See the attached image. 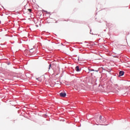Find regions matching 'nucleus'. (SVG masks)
Listing matches in <instances>:
<instances>
[{"label":"nucleus","instance_id":"nucleus-16","mask_svg":"<svg viewBox=\"0 0 130 130\" xmlns=\"http://www.w3.org/2000/svg\"><path fill=\"white\" fill-rule=\"evenodd\" d=\"M80 44H83V43H80Z\"/></svg>","mask_w":130,"mask_h":130},{"label":"nucleus","instance_id":"nucleus-10","mask_svg":"<svg viewBox=\"0 0 130 130\" xmlns=\"http://www.w3.org/2000/svg\"><path fill=\"white\" fill-rule=\"evenodd\" d=\"M8 66H10V64H11V62H9L7 63Z\"/></svg>","mask_w":130,"mask_h":130},{"label":"nucleus","instance_id":"nucleus-13","mask_svg":"<svg viewBox=\"0 0 130 130\" xmlns=\"http://www.w3.org/2000/svg\"><path fill=\"white\" fill-rule=\"evenodd\" d=\"M106 25H107V26H109V25L108 24V23H106Z\"/></svg>","mask_w":130,"mask_h":130},{"label":"nucleus","instance_id":"nucleus-2","mask_svg":"<svg viewBox=\"0 0 130 130\" xmlns=\"http://www.w3.org/2000/svg\"><path fill=\"white\" fill-rule=\"evenodd\" d=\"M88 72H87L88 74L89 73H91V72H96V73H98V72H99V70H94L91 68H88Z\"/></svg>","mask_w":130,"mask_h":130},{"label":"nucleus","instance_id":"nucleus-6","mask_svg":"<svg viewBox=\"0 0 130 130\" xmlns=\"http://www.w3.org/2000/svg\"><path fill=\"white\" fill-rule=\"evenodd\" d=\"M90 34H92V35H94V34H93V32H92V29H90Z\"/></svg>","mask_w":130,"mask_h":130},{"label":"nucleus","instance_id":"nucleus-8","mask_svg":"<svg viewBox=\"0 0 130 130\" xmlns=\"http://www.w3.org/2000/svg\"><path fill=\"white\" fill-rule=\"evenodd\" d=\"M51 68V64H50L49 66V70Z\"/></svg>","mask_w":130,"mask_h":130},{"label":"nucleus","instance_id":"nucleus-12","mask_svg":"<svg viewBox=\"0 0 130 130\" xmlns=\"http://www.w3.org/2000/svg\"><path fill=\"white\" fill-rule=\"evenodd\" d=\"M30 51L32 52V50H33V48L30 49Z\"/></svg>","mask_w":130,"mask_h":130},{"label":"nucleus","instance_id":"nucleus-7","mask_svg":"<svg viewBox=\"0 0 130 130\" xmlns=\"http://www.w3.org/2000/svg\"><path fill=\"white\" fill-rule=\"evenodd\" d=\"M28 11H29V13H31V12H32V10L31 9H28Z\"/></svg>","mask_w":130,"mask_h":130},{"label":"nucleus","instance_id":"nucleus-5","mask_svg":"<svg viewBox=\"0 0 130 130\" xmlns=\"http://www.w3.org/2000/svg\"><path fill=\"white\" fill-rule=\"evenodd\" d=\"M81 70H82V68H80V67L79 66H77L75 67V71L76 72H81Z\"/></svg>","mask_w":130,"mask_h":130},{"label":"nucleus","instance_id":"nucleus-19","mask_svg":"<svg viewBox=\"0 0 130 130\" xmlns=\"http://www.w3.org/2000/svg\"><path fill=\"white\" fill-rule=\"evenodd\" d=\"M104 31H106V29H105Z\"/></svg>","mask_w":130,"mask_h":130},{"label":"nucleus","instance_id":"nucleus-18","mask_svg":"<svg viewBox=\"0 0 130 130\" xmlns=\"http://www.w3.org/2000/svg\"><path fill=\"white\" fill-rule=\"evenodd\" d=\"M56 23H57V21H56Z\"/></svg>","mask_w":130,"mask_h":130},{"label":"nucleus","instance_id":"nucleus-3","mask_svg":"<svg viewBox=\"0 0 130 130\" xmlns=\"http://www.w3.org/2000/svg\"><path fill=\"white\" fill-rule=\"evenodd\" d=\"M124 75V71H120L119 72V75H118V77L120 78V77H122V76H123Z\"/></svg>","mask_w":130,"mask_h":130},{"label":"nucleus","instance_id":"nucleus-4","mask_svg":"<svg viewBox=\"0 0 130 130\" xmlns=\"http://www.w3.org/2000/svg\"><path fill=\"white\" fill-rule=\"evenodd\" d=\"M59 95L60 96V97H66L67 96V93H66V92H61L59 93Z\"/></svg>","mask_w":130,"mask_h":130},{"label":"nucleus","instance_id":"nucleus-11","mask_svg":"<svg viewBox=\"0 0 130 130\" xmlns=\"http://www.w3.org/2000/svg\"><path fill=\"white\" fill-rule=\"evenodd\" d=\"M94 75V73H91V76H93Z\"/></svg>","mask_w":130,"mask_h":130},{"label":"nucleus","instance_id":"nucleus-17","mask_svg":"<svg viewBox=\"0 0 130 130\" xmlns=\"http://www.w3.org/2000/svg\"><path fill=\"white\" fill-rule=\"evenodd\" d=\"M1 45H4V44H1Z\"/></svg>","mask_w":130,"mask_h":130},{"label":"nucleus","instance_id":"nucleus-1","mask_svg":"<svg viewBox=\"0 0 130 130\" xmlns=\"http://www.w3.org/2000/svg\"><path fill=\"white\" fill-rule=\"evenodd\" d=\"M99 120L100 123H105V122H106V118L104 117H102L101 115L100 116Z\"/></svg>","mask_w":130,"mask_h":130},{"label":"nucleus","instance_id":"nucleus-14","mask_svg":"<svg viewBox=\"0 0 130 130\" xmlns=\"http://www.w3.org/2000/svg\"><path fill=\"white\" fill-rule=\"evenodd\" d=\"M85 43H88V42L85 41Z\"/></svg>","mask_w":130,"mask_h":130},{"label":"nucleus","instance_id":"nucleus-15","mask_svg":"<svg viewBox=\"0 0 130 130\" xmlns=\"http://www.w3.org/2000/svg\"><path fill=\"white\" fill-rule=\"evenodd\" d=\"M45 13H48V12H47V11H45Z\"/></svg>","mask_w":130,"mask_h":130},{"label":"nucleus","instance_id":"nucleus-9","mask_svg":"<svg viewBox=\"0 0 130 130\" xmlns=\"http://www.w3.org/2000/svg\"><path fill=\"white\" fill-rule=\"evenodd\" d=\"M78 61H80V57L79 56L78 57Z\"/></svg>","mask_w":130,"mask_h":130}]
</instances>
